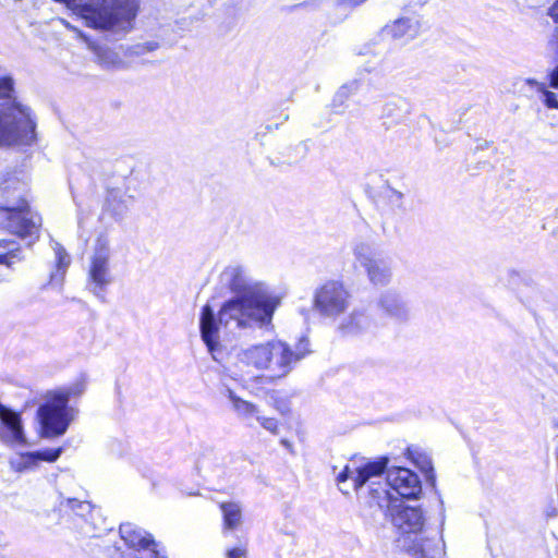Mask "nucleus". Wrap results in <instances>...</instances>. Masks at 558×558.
Masks as SVG:
<instances>
[{
	"label": "nucleus",
	"mask_w": 558,
	"mask_h": 558,
	"mask_svg": "<svg viewBox=\"0 0 558 558\" xmlns=\"http://www.w3.org/2000/svg\"><path fill=\"white\" fill-rule=\"evenodd\" d=\"M220 278L236 296L222 305L218 318L209 305L202 310L201 335L211 353L219 344L221 326L229 331L267 327L271 324L272 315L280 303L278 296L270 293L263 282L254 280L241 265L226 267Z\"/></svg>",
	"instance_id": "1"
},
{
	"label": "nucleus",
	"mask_w": 558,
	"mask_h": 558,
	"mask_svg": "<svg viewBox=\"0 0 558 558\" xmlns=\"http://www.w3.org/2000/svg\"><path fill=\"white\" fill-rule=\"evenodd\" d=\"M13 93V77L0 75V147H31L37 142L36 116Z\"/></svg>",
	"instance_id": "2"
},
{
	"label": "nucleus",
	"mask_w": 558,
	"mask_h": 558,
	"mask_svg": "<svg viewBox=\"0 0 558 558\" xmlns=\"http://www.w3.org/2000/svg\"><path fill=\"white\" fill-rule=\"evenodd\" d=\"M387 460L384 459L377 462H369L363 468L351 470L349 465L337 475V482L339 485L347 482L349 478L352 480L353 488L359 490L369 482L368 494L372 488H379L384 486L390 492L395 490L402 498H417L422 492V485L418 476L407 468L396 466L387 470L386 483L375 482L373 478H377L381 475L386 469Z\"/></svg>",
	"instance_id": "3"
},
{
	"label": "nucleus",
	"mask_w": 558,
	"mask_h": 558,
	"mask_svg": "<svg viewBox=\"0 0 558 558\" xmlns=\"http://www.w3.org/2000/svg\"><path fill=\"white\" fill-rule=\"evenodd\" d=\"M310 352L306 338H301L294 349L281 340H271L244 349L240 359L247 366L266 371L271 379H277L286 377Z\"/></svg>",
	"instance_id": "4"
},
{
	"label": "nucleus",
	"mask_w": 558,
	"mask_h": 558,
	"mask_svg": "<svg viewBox=\"0 0 558 558\" xmlns=\"http://www.w3.org/2000/svg\"><path fill=\"white\" fill-rule=\"evenodd\" d=\"M138 0H94L83 20L88 27L126 32L137 14Z\"/></svg>",
	"instance_id": "5"
},
{
	"label": "nucleus",
	"mask_w": 558,
	"mask_h": 558,
	"mask_svg": "<svg viewBox=\"0 0 558 558\" xmlns=\"http://www.w3.org/2000/svg\"><path fill=\"white\" fill-rule=\"evenodd\" d=\"M368 504L371 507L377 506L389 515L393 526L402 533H416L424 525V515L420 508L404 506L384 486L371 489Z\"/></svg>",
	"instance_id": "6"
},
{
	"label": "nucleus",
	"mask_w": 558,
	"mask_h": 558,
	"mask_svg": "<svg viewBox=\"0 0 558 558\" xmlns=\"http://www.w3.org/2000/svg\"><path fill=\"white\" fill-rule=\"evenodd\" d=\"M76 414L77 411L73 407L65 405L61 398L47 392L44 403L37 410L40 436L43 438H57L64 435Z\"/></svg>",
	"instance_id": "7"
},
{
	"label": "nucleus",
	"mask_w": 558,
	"mask_h": 558,
	"mask_svg": "<svg viewBox=\"0 0 558 558\" xmlns=\"http://www.w3.org/2000/svg\"><path fill=\"white\" fill-rule=\"evenodd\" d=\"M355 263L363 268L368 281L375 287H386L392 280L391 260L376 251L364 241L356 242L353 246Z\"/></svg>",
	"instance_id": "8"
},
{
	"label": "nucleus",
	"mask_w": 558,
	"mask_h": 558,
	"mask_svg": "<svg viewBox=\"0 0 558 558\" xmlns=\"http://www.w3.org/2000/svg\"><path fill=\"white\" fill-rule=\"evenodd\" d=\"M110 255L109 240L105 236L97 238L89 257L87 288L95 296L102 301L107 287L113 281L110 270Z\"/></svg>",
	"instance_id": "9"
},
{
	"label": "nucleus",
	"mask_w": 558,
	"mask_h": 558,
	"mask_svg": "<svg viewBox=\"0 0 558 558\" xmlns=\"http://www.w3.org/2000/svg\"><path fill=\"white\" fill-rule=\"evenodd\" d=\"M313 300L319 315L335 319L349 308L351 294L341 281L329 280L316 289Z\"/></svg>",
	"instance_id": "10"
},
{
	"label": "nucleus",
	"mask_w": 558,
	"mask_h": 558,
	"mask_svg": "<svg viewBox=\"0 0 558 558\" xmlns=\"http://www.w3.org/2000/svg\"><path fill=\"white\" fill-rule=\"evenodd\" d=\"M41 218L33 213L25 201L16 207H0V226L22 238H37Z\"/></svg>",
	"instance_id": "11"
},
{
	"label": "nucleus",
	"mask_w": 558,
	"mask_h": 558,
	"mask_svg": "<svg viewBox=\"0 0 558 558\" xmlns=\"http://www.w3.org/2000/svg\"><path fill=\"white\" fill-rule=\"evenodd\" d=\"M376 308L380 314L397 323L403 324L410 320L411 311L397 289H387L376 299Z\"/></svg>",
	"instance_id": "12"
},
{
	"label": "nucleus",
	"mask_w": 558,
	"mask_h": 558,
	"mask_svg": "<svg viewBox=\"0 0 558 558\" xmlns=\"http://www.w3.org/2000/svg\"><path fill=\"white\" fill-rule=\"evenodd\" d=\"M120 534L130 547L147 549L153 558H165L157 550V544L151 535L135 524L130 522L121 524Z\"/></svg>",
	"instance_id": "13"
},
{
	"label": "nucleus",
	"mask_w": 558,
	"mask_h": 558,
	"mask_svg": "<svg viewBox=\"0 0 558 558\" xmlns=\"http://www.w3.org/2000/svg\"><path fill=\"white\" fill-rule=\"evenodd\" d=\"M421 26L422 25L418 17L407 16L398 19L390 25H387L386 31L393 38L413 39L420 34Z\"/></svg>",
	"instance_id": "14"
},
{
	"label": "nucleus",
	"mask_w": 558,
	"mask_h": 558,
	"mask_svg": "<svg viewBox=\"0 0 558 558\" xmlns=\"http://www.w3.org/2000/svg\"><path fill=\"white\" fill-rule=\"evenodd\" d=\"M22 259L19 245L11 240H0V281L7 279L13 265Z\"/></svg>",
	"instance_id": "15"
},
{
	"label": "nucleus",
	"mask_w": 558,
	"mask_h": 558,
	"mask_svg": "<svg viewBox=\"0 0 558 558\" xmlns=\"http://www.w3.org/2000/svg\"><path fill=\"white\" fill-rule=\"evenodd\" d=\"M225 395L240 420L248 422L251 418L256 420L259 415V409L256 404L240 398L232 389L227 388Z\"/></svg>",
	"instance_id": "16"
},
{
	"label": "nucleus",
	"mask_w": 558,
	"mask_h": 558,
	"mask_svg": "<svg viewBox=\"0 0 558 558\" xmlns=\"http://www.w3.org/2000/svg\"><path fill=\"white\" fill-rule=\"evenodd\" d=\"M369 324V318L365 313L353 311L340 323L338 329L344 336H354L365 331Z\"/></svg>",
	"instance_id": "17"
},
{
	"label": "nucleus",
	"mask_w": 558,
	"mask_h": 558,
	"mask_svg": "<svg viewBox=\"0 0 558 558\" xmlns=\"http://www.w3.org/2000/svg\"><path fill=\"white\" fill-rule=\"evenodd\" d=\"M61 453L62 448L46 449L41 451L29 452L23 456L21 458V462H19L16 465L14 464V462L11 463L16 471H23L24 469H27L31 465L35 464L37 460L54 462L61 456Z\"/></svg>",
	"instance_id": "18"
},
{
	"label": "nucleus",
	"mask_w": 558,
	"mask_h": 558,
	"mask_svg": "<svg viewBox=\"0 0 558 558\" xmlns=\"http://www.w3.org/2000/svg\"><path fill=\"white\" fill-rule=\"evenodd\" d=\"M0 420L3 423V425L7 426L8 429L10 430L11 438L13 441H16V442L24 441V434H23V428L21 425V418L17 413H15L12 410L0 404Z\"/></svg>",
	"instance_id": "19"
},
{
	"label": "nucleus",
	"mask_w": 558,
	"mask_h": 558,
	"mask_svg": "<svg viewBox=\"0 0 558 558\" xmlns=\"http://www.w3.org/2000/svg\"><path fill=\"white\" fill-rule=\"evenodd\" d=\"M90 48L95 53L96 62L101 68L107 70L122 68L123 61L116 51L101 46H92Z\"/></svg>",
	"instance_id": "20"
},
{
	"label": "nucleus",
	"mask_w": 558,
	"mask_h": 558,
	"mask_svg": "<svg viewBox=\"0 0 558 558\" xmlns=\"http://www.w3.org/2000/svg\"><path fill=\"white\" fill-rule=\"evenodd\" d=\"M86 390V377L82 376L77 380H75L73 384L61 387L54 390L48 391L53 397H59L64 401L65 405H69V402L73 398L81 397L84 391Z\"/></svg>",
	"instance_id": "21"
},
{
	"label": "nucleus",
	"mask_w": 558,
	"mask_h": 558,
	"mask_svg": "<svg viewBox=\"0 0 558 558\" xmlns=\"http://www.w3.org/2000/svg\"><path fill=\"white\" fill-rule=\"evenodd\" d=\"M220 509L223 515V527L227 530L236 529L242 522V509L236 502H222Z\"/></svg>",
	"instance_id": "22"
},
{
	"label": "nucleus",
	"mask_w": 558,
	"mask_h": 558,
	"mask_svg": "<svg viewBox=\"0 0 558 558\" xmlns=\"http://www.w3.org/2000/svg\"><path fill=\"white\" fill-rule=\"evenodd\" d=\"M409 457L412 459L413 463L421 470L422 473L425 474L426 480L432 484L435 482L434 468L432 464V460L428 454L425 452H421L417 450L408 449Z\"/></svg>",
	"instance_id": "23"
},
{
	"label": "nucleus",
	"mask_w": 558,
	"mask_h": 558,
	"mask_svg": "<svg viewBox=\"0 0 558 558\" xmlns=\"http://www.w3.org/2000/svg\"><path fill=\"white\" fill-rule=\"evenodd\" d=\"M53 251L57 258V271L51 274L50 281L61 282L63 280L65 270L71 263V259L66 251L59 243L54 244Z\"/></svg>",
	"instance_id": "24"
},
{
	"label": "nucleus",
	"mask_w": 558,
	"mask_h": 558,
	"mask_svg": "<svg viewBox=\"0 0 558 558\" xmlns=\"http://www.w3.org/2000/svg\"><path fill=\"white\" fill-rule=\"evenodd\" d=\"M61 509H70L76 515L85 518L92 513V505L88 501H82L74 498H66L60 502Z\"/></svg>",
	"instance_id": "25"
},
{
	"label": "nucleus",
	"mask_w": 558,
	"mask_h": 558,
	"mask_svg": "<svg viewBox=\"0 0 558 558\" xmlns=\"http://www.w3.org/2000/svg\"><path fill=\"white\" fill-rule=\"evenodd\" d=\"M381 197L392 210H400L403 208V194L401 192L390 186H386L381 191Z\"/></svg>",
	"instance_id": "26"
},
{
	"label": "nucleus",
	"mask_w": 558,
	"mask_h": 558,
	"mask_svg": "<svg viewBox=\"0 0 558 558\" xmlns=\"http://www.w3.org/2000/svg\"><path fill=\"white\" fill-rule=\"evenodd\" d=\"M359 89V83L356 81L343 84L336 93L333 97V106H342L347 99L355 94Z\"/></svg>",
	"instance_id": "27"
},
{
	"label": "nucleus",
	"mask_w": 558,
	"mask_h": 558,
	"mask_svg": "<svg viewBox=\"0 0 558 558\" xmlns=\"http://www.w3.org/2000/svg\"><path fill=\"white\" fill-rule=\"evenodd\" d=\"M384 117L392 118V122L399 123L404 119L402 110L396 102H388L384 107Z\"/></svg>",
	"instance_id": "28"
},
{
	"label": "nucleus",
	"mask_w": 558,
	"mask_h": 558,
	"mask_svg": "<svg viewBox=\"0 0 558 558\" xmlns=\"http://www.w3.org/2000/svg\"><path fill=\"white\" fill-rule=\"evenodd\" d=\"M256 421L269 433L274 435L279 433L278 421L276 418L258 415Z\"/></svg>",
	"instance_id": "29"
},
{
	"label": "nucleus",
	"mask_w": 558,
	"mask_h": 558,
	"mask_svg": "<svg viewBox=\"0 0 558 558\" xmlns=\"http://www.w3.org/2000/svg\"><path fill=\"white\" fill-rule=\"evenodd\" d=\"M159 47L156 41H147L145 44L136 45L132 48V53L136 56L145 54L146 52H150L156 50Z\"/></svg>",
	"instance_id": "30"
},
{
	"label": "nucleus",
	"mask_w": 558,
	"mask_h": 558,
	"mask_svg": "<svg viewBox=\"0 0 558 558\" xmlns=\"http://www.w3.org/2000/svg\"><path fill=\"white\" fill-rule=\"evenodd\" d=\"M544 96V104L548 109H557L558 110V99L555 93L547 90L541 92Z\"/></svg>",
	"instance_id": "31"
},
{
	"label": "nucleus",
	"mask_w": 558,
	"mask_h": 558,
	"mask_svg": "<svg viewBox=\"0 0 558 558\" xmlns=\"http://www.w3.org/2000/svg\"><path fill=\"white\" fill-rule=\"evenodd\" d=\"M549 86L551 88H558V64L548 73Z\"/></svg>",
	"instance_id": "32"
},
{
	"label": "nucleus",
	"mask_w": 558,
	"mask_h": 558,
	"mask_svg": "<svg viewBox=\"0 0 558 558\" xmlns=\"http://www.w3.org/2000/svg\"><path fill=\"white\" fill-rule=\"evenodd\" d=\"M368 0H339V3L345 8L355 9L363 5Z\"/></svg>",
	"instance_id": "33"
},
{
	"label": "nucleus",
	"mask_w": 558,
	"mask_h": 558,
	"mask_svg": "<svg viewBox=\"0 0 558 558\" xmlns=\"http://www.w3.org/2000/svg\"><path fill=\"white\" fill-rule=\"evenodd\" d=\"M245 548L236 547L227 551V558H242L245 556Z\"/></svg>",
	"instance_id": "34"
},
{
	"label": "nucleus",
	"mask_w": 558,
	"mask_h": 558,
	"mask_svg": "<svg viewBox=\"0 0 558 558\" xmlns=\"http://www.w3.org/2000/svg\"><path fill=\"white\" fill-rule=\"evenodd\" d=\"M548 16L558 24V0H556L548 9Z\"/></svg>",
	"instance_id": "35"
},
{
	"label": "nucleus",
	"mask_w": 558,
	"mask_h": 558,
	"mask_svg": "<svg viewBox=\"0 0 558 558\" xmlns=\"http://www.w3.org/2000/svg\"><path fill=\"white\" fill-rule=\"evenodd\" d=\"M525 83L532 87H536L537 92H545V84L537 82L534 78H526Z\"/></svg>",
	"instance_id": "36"
},
{
	"label": "nucleus",
	"mask_w": 558,
	"mask_h": 558,
	"mask_svg": "<svg viewBox=\"0 0 558 558\" xmlns=\"http://www.w3.org/2000/svg\"><path fill=\"white\" fill-rule=\"evenodd\" d=\"M281 444H282L283 446H286V447H289V446H290L289 441H288V440H286V439L281 440Z\"/></svg>",
	"instance_id": "37"
},
{
	"label": "nucleus",
	"mask_w": 558,
	"mask_h": 558,
	"mask_svg": "<svg viewBox=\"0 0 558 558\" xmlns=\"http://www.w3.org/2000/svg\"><path fill=\"white\" fill-rule=\"evenodd\" d=\"M365 70H366L367 72H372L373 70H375V66L366 68Z\"/></svg>",
	"instance_id": "38"
},
{
	"label": "nucleus",
	"mask_w": 558,
	"mask_h": 558,
	"mask_svg": "<svg viewBox=\"0 0 558 558\" xmlns=\"http://www.w3.org/2000/svg\"><path fill=\"white\" fill-rule=\"evenodd\" d=\"M340 490H341V493H343V494H347V493H348V490H347L345 488L341 487V486H340Z\"/></svg>",
	"instance_id": "39"
}]
</instances>
